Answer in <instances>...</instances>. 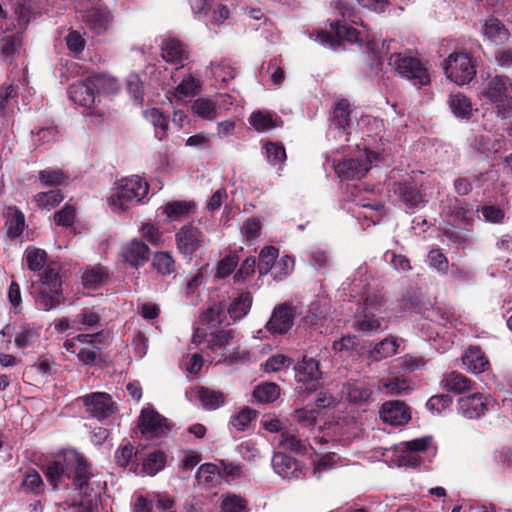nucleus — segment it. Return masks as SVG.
<instances>
[{
	"label": "nucleus",
	"mask_w": 512,
	"mask_h": 512,
	"mask_svg": "<svg viewBox=\"0 0 512 512\" xmlns=\"http://www.w3.org/2000/svg\"><path fill=\"white\" fill-rule=\"evenodd\" d=\"M149 185L139 176H130L119 180L111 190L107 199L109 208L121 214L131 207L143 203L147 196Z\"/></svg>",
	"instance_id": "obj_1"
},
{
	"label": "nucleus",
	"mask_w": 512,
	"mask_h": 512,
	"mask_svg": "<svg viewBox=\"0 0 512 512\" xmlns=\"http://www.w3.org/2000/svg\"><path fill=\"white\" fill-rule=\"evenodd\" d=\"M478 98L494 105L501 118L512 116V80L504 75L488 76L481 82Z\"/></svg>",
	"instance_id": "obj_2"
},
{
	"label": "nucleus",
	"mask_w": 512,
	"mask_h": 512,
	"mask_svg": "<svg viewBox=\"0 0 512 512\" xmlns=\"http://www.w3.org/2000/svg\"><path fill=\"white\" fill-rule=\"evenodd\" d=\"M75 10L93 35H103L113 25V15L110 9L100 0H76Z\"/></svg>",
	"instance_id": "obj_3"
},
{
	"label": "nucleus",
	"mask_w": 512,
	"mask_h": 512,
	"mask_svg": "<svg viewBox=\"0 0 512 512\" xmlns=\"http://www.w3.org/2000/svg\"><path fill=\"white\" fill-rule=\"evenodd\" d=\"M363 29V31H358L351 26L340 25L338 22H335L331 23V33L319 30L312 35V39L334 50L344 42L353 44L362 43L363 41L367 42L368 49H372L370 47L372 40H370L365 26H363Z\"/></svg>",
	"instance_id": "obj_4"
},
{
	"label": "nucleus",
	"mask_w": 512,
	"mask_h": 512,
	"mask_svg": "<svg viewBox=\"0 0 512 512\" xmlns=\"http://www.w3.org/2000/svg\"><path fill=\"white\" fill-rule=\"evenodd\" d=\"M382 161V156L369 151L366 147L360 149L356 157L348 158L334 164V171L343 180L360 179L364 177L373 165Z\"/></svg>",
	"instance_id": "obj_5"
},
{
	"label": "nucleus",
	"mask_w": 512,
	"mask_h": 512,
	"mask_svg": "<svg viewBox=\"0 0 512 512\" xmlns=\"http://www.w3.org/2000/svg\"><path fill=\"white\" fill-rule=\"evenodd\" d=\"M442 67L447 79L459 86L470 83L476 76L475 64L465 52H452Z\"/></svg>",
	"instance_id": "obj_6"
},
{
	"label": "nucleus",
	"mask_w": 512,
	"mask_h": 512,
	"mask_svg": "<svg viewBox=\"0 0 512 512\" xmlns=\"http://www.w3.org/2000/svg\"><path fill=\"white\" fill-rule=\"evenodd\" d=\"M389 65L402 77L408 79L414 86L421 87L430 83L428 70L416 58L402 54H393L389 58Z\"/></svg>",
	"instance_id": "obj_7"
},
{
	"label": "nucleus",
	"mask_w": 512,
	"mask_h": 512,
	"mask_svg": "<svg viewBox=\"0 0 512 512\" xmlns=\"http://www.w3.org/2000/svg\"><path fill=\"white\" fill-rule=\"evenodd\" d=\"M389 65L402 77L408 79L414 86L421 87L430 83L428 70L416 58L402 54H393L389 58Z\"/></svg>",
	"instance_id": "obj_8"
},
{
	"label": "nucleus",
	"mask_w": 512,
	"mask_h": 512,
	"mask_svg": "<svg viewBox=\"0 0 512 512\" xmlns=\"http://www.w3.org/2000/svg\"><path fill=\"white\" fill-rule=\"evenodd\" d=\"M77 402L85 407L86 413L99 421L109 418L116 410V403L105 392H93L79 397Z\"/></svg>",
	"instance_id": "obj_9"
},
{
	"label": "nucleus",
	"mask_w": 512,
	"mask_h": 512,
	"mask_svg": "<svg viewBox=\"0 0 512 512\" xmlns=\"http://www.w3.org/2000/svg\"><path fill=\"white\" fill-rule=\"evenodd\" d=\"M175 241L181 254L191 256L201 246L203 233L193 225H185L175 234Z\"/></svg>",
	"instance_id": "obj_10"
},
{
	"label": "nucleus",
	"mask_w": 512,
	"mask_h": 512,
	"mask_svg": "<svg viewBox=\"0 0 512 512\" xmlns=\"http://www.w3.org/2000/svg\"><path fill=\"white\" fill-rule=\"evenodd\" d=\"M0 333L8 338V342L14 337V343L18 348L30 346L38 337V333L34 328L22 322H9Z\"/></svg>",
	"instance_id": "obj_11"
},
{
	"label": "nucleus",
	"mask_w": 512,
	"mask_h": 512,
	"mask_svg": "<svg viewBox=\"0 0 512 512\" xmlns=\"http://www.w3.org/2000/svg\"><path fill=\"white\" fill-rule=\"evenodd\" d=\"M387 187L409 209L420 208L424 205L423 197L420 191L411 183L392 181L390 177L387 181Z\"/></svg>",
	"instance_id": "obj_12"
},
{
	"label": "nucleus",
	"mask_w": 512,
	"mask_h": 512,
	"mask_svg": "<svg viewBox=\"0 0 512 512\" xmlns=\"http://www.w3.org/2000/svg\"><path fill=\"white\" fill-rule=\"evenodd\" d=\"M139 427L142 434L150 437L160 436L169 429L167 419L153 409L142 410Z\"/></svg>",
	"instance_id": "obj_13"
},
{
	"label": "nucleus",
	"mask_w": 512,
	"mask_h": 512,
	"mask_svg": "<svg viewBox=\"0 0 512 512\" xmlns=\"http://www.w3.org/2000/svg\"><path fill=\"white\" fill-rule=\"evenodd\" d=\"M161 56L165 62L179 69L188 60L189 53L185 45L178 39L167 37L161 44Z\"/></svg>",
	"instance_id": "obj_14"
},
{
	"label": "nucleus",
	"mask_w": 512,
	"mask_h": 512,
	"mask_svg": "<svg viewBox=\"0 0 512 512\" xmlns=\"http://www.w3.org/2000/svg\"><path fill=\"white\" fill-rule=\"evenodd\" d=\"M68 97L76 105L85 109H92L96 101V94L93 90L92 84L86 77L72 84L68 88Z\"/></svg>",
	"instance_id": "obj_15"
},
{
	"label": "nucleus",
	"mask_w": 512,
	"mask_h": 512,
	"mask_svg": "<svg viewBox=\"0 0 512 512\" xmlns=\"http://www.w3.org/2000/svg\"><path fill=\"white\" fill-rule=\"evenodd\" d=\"M380 418L392 426H402L409 422L411 415L408 407L401 401L385 402L380 409Z\"/></svg>",
	"instance_id": "obj_16"
},
{
	"label": "nucleus",
	"mask_w": 512,
	"mask_h": 512,
	"mask_svg": "<svg viewBox=\"0 0 512 512\" xmlns=\"http://www.w3.org/2000/svg\"><path fill=\"white\" fill-rule=\"evenodd\" d=\"M274 471L285 479H299L304 473L298 461L283 452H277L272 458Z\"/></svg>",
	"instance_id": "obj_17"
},
{
	"label": "nucleus",
	"mask_w": 512,
	"mask_h": 512,
	"mask_svg": "<svg viewBox=\"0 0 512 512\" xmlns=\"http://www.w3.org/2000/svg\"><path fill=\"white\" fill-rule=\"evenodd\" d=\"M201 83L192 75H188L174 88L167 92V98L170 103H182L187 99L194 97L200 90Z\"/></svg>",
	"instance_id": "obj_18"
},
{
	"label": "nucleus",
	"mask_w": 512,
	"mask_h": 512,
	"mask_svg": "<svg viewBox=\"0 0 512 512\" xmlns=\"http://www.w3.org/2000/svg\"><path fill=\"white\" fill-rule=\"evenodd\" d=\"M459 412L466 418L474 419L482 416L488 407L487 398L475 393L471 396L461 397L458 401Z\"/></svg>",
	"instance_id": "obj_19"
},
{
	"label": "nucleus",
	"mask_w": 512,
	"mask_h": 512,
	"mask_svg": "<svg viewBox=\"0 0 512 512\" xmlns=\"http://www.w3.org/2000/svg\"><path fill=\"white\" fill-rule=\"evenodd\" d=\"M229 337V332L223 329L198 327L195 329L193 341L197 344L206 341L210 348H220L226 345Z\"/></svg>",
	"instance_id": "obj_20"
},
{
	"label": "nucleus",
	"mask_w": 512,
	"mask_h": 512,
	"mask_svg": "<svg viewBox=\"0 0 512 512\" xmlns=\"http://www.w3.org/2000/svg\"><path fill=\"white\" fill-rule=\"evenodd\" d=\"M22 38L18 33L5 32L0 40V57L5 63L11 64L19 55Z\"/></svg>",
	"instance_id": "obj_21"
},
{
	"label": "nucleus",
	"mask_w": 512,
	"mask_h": 512,
	"mask_svg": "<svg viewBox=\"0 0 512 512\" xmlns=\"http://www.w3.org/2000/svg\"><path fill=\"white\" fill-rule=\"evenodd\" d=\"M481 31L486 39L495 44H503L507 42L510 37L508 29L496 18L485 20Z\"/></svg>",
	"instance_id": "obj_22"
},
{
	"label": "nucleus",
	"mask_w": 512,
	"mask_h": 512,
	"mask_svg": "<svg viewBox=\"0 0 512 512\" xmlns=\"http://www.w3.org/2000/svg\"><path fill=\"white\" fill-rule=\"evenodd\" d=\"M448 105L452 114L458 119L469 120L473 114L470 98L461 92L450 94Z\"/></svg>",
	"instance_id": "obj_23"
},
{
	"label": "nucleus",
	"mask_w": 512,
	"mask_h": 512,
	"mask_svg": "<svg viewBox=\"0 0 512 512\" xmlns=\"http://www.w3.org/2000/svg\"><path fill=\"white\" fill-rule=\"evenodd\" d=\"M149 252L145 243L135 239L124 247L123 256L127 262L137 267L148 260Z\"/></svg>",
	"instance_id": "obj_24"
},
{
	"label": "nucleus",
	"mask_w": 512,
	"mask_h": 512,
	"mask_svg": "<svg viewBox=\"0 0 512 512\" xmlns=\"http://www.w3.org/2000/svg\"><path fill=\"white\" fill-rule=\"evenodd\" d=\"M192 111L205 120H214L221 114V105L208 97H200L192 104Z\"/></svg>",
	"instance_id": "obj_25"
},
{
	"label": "nucleus",
	"mask_w": 512,
	"mask_h": 512,
	"mask_svg": "<svg viewBox=\"0 0 512 512\" xmlns=\"http://www.w3.org/2000/svg\"><path fill=\"white\" fill-rule=\"evenodd\" d=\"M462 360L466 369L474 374L485 371L489 364L484 353L478 347L468 348Z\"/></svg>",
	"instance_id": "obj_26"
},
{
	"label": "nucleus",
	"mask_w": 512,
	"mask_h": 512,
	"mask_svg": "<svg viewBox=\"0 0 512 512\" xmlns=\"http://www.w3.org/2000/svg\"><path fill=\"white\" fill-rule=\"evenodd\" d=\"M68 460L75 465L74 485L78 490H82L88 485V481L93 475L90 465L84 457L76 453L71 455Z\"/></svg>",
	"instance_id": "obj_27"
},
{
	"label": "nucleus",
	"mask_w": 512,
	"mask_h": 512,
	"mask_svg": "<svg viewBox=\"0 0 512 512\" xmlns=\"http://www.w3.org/2000/svg\"><path fill=\"white\" fill-rule=\"evenodd\" d=\"M303 316V305L293 301H285L274 307L269 320H294Z\"/></svg>",
	"instance_id": "obj_28"
},
{
	"label": "nucleus",
	"mask_w": 512,
	"mask_h": 512,
	"mask_svg": "<svg viewBox=\"0 0 512 512\" xmlns=\"http://www.w3.org/2000/svg\"><path fill=\"white\" fill-rule=\"evenodd\" d=\"M441 386L443 389L461 394L471 390V380L458 372H450L441 380Z\"/></svg>",
	"instance_id": "obj_29"
},
{
	"label": "nucleus",
	"mask_w": 512,
	"mask_h": 512,
	"mask_svg": "<svg viewBox=\"0 0 512 512\" xmlns=\"http://www.w3.org/2000/svg\"><path fill=\"white\" fill-rule=\"evenodd\" d=\"M295 371L297 380L300 382L317 380L321 375L318 361L306 356L295 366Z\"/></svg>",
	"instance_id": "obj_30"
},
{
	"label": "nucleus",
	"mask_w": 512,
	"mask_h": 512,
	"mask_svg": "<svg viewBox=\"0 0 512 512\" xmlns=\"http://www.w3.org/2000/svg\"><path fill=\"white\" fill-rule=\"evenodd\" d=\"M144 118L153 125L155 136L159 140L166 137L168 131L169 120L159 109L150 108L144 111Z\"/></svg>",
	"instance_id": "obj_31"
},
{
	"label": "nucleus",
	"mask_w": 512,
	"mask_h": 512,
	"mask_svg": "<svg viewBox=\"0 0 512 512\" xmlns=\"http://www.w3.org/2000/svg\"><path fill=\"white\" fill-rule=\"evenodd\" d=\"M278 446L283 451H289L295 454H304L310 447L305 440L300 439L297 435L290 432H282L280 434Z\"/></svg>",
	"instance_id": "obj_32"
},
{
	"label": "nucleus",
	"mask_w": 512,
	"mask_h": 512,
	"mask_svg": "<svg viewBox=\"0 0 512 512\" xmlns=\"http://www.w3.org/2000/svg\"><path fill=\"white\" fill-rule=\"evenodd\" d=\"M329 309V300L325 297H319L312 301L308 306L303 305V316H301V320H317L326 318Z\"/></svg>",
	"instance_id": "obj_33"
},
{
	"label": "nucleus",
	"mask_w": 512,
	"mask_h": 512,
	"mask_svg": "<svg viewBox=\"0 0 512 512\" xmlns=\"http://www.w3.org/2000/svg\"><path fill=\"white\" fill-rule=\"evenodd\" d=\"M343 393L350 402L361 404L370 399L372 392L364 383L356 381L344 385Z\"/></svg>",
	"instance_id": "obj_34"
},
{
	"label": "nucleus",
	"mask_w": 512,
	"mask_h": 512,
	"mask_svg": "<svg viewBox=\"0 0 512 512\" xmlns=\"http://www.w3.org/2000/svg\"><path fill=\"white\" fill-rule=\"evenodd\" d=\"M252 296L249 292L241 293L230 304L227 312L232 320H239L249 313L252 306Z\"/></svg>",
	"instance_id": "obj_35"
},
{
	"label": "nucleus",
	"mask_w": 512,
	"mask_h": 512,
	"mask_svg": "<svg viewBox=\"0 0 512 512\" xmlns=\"http://www.w3.org/2000/svg\"><path fill=\"white\" fill-rule=\"evenodd\" d=\"M62 290L50 291L42 288L35 297L36 305L45 311L58 306L63 301Z\"/></svg>",
	"instance_id": "obj_36"
},
{
	"label": "nucleus",
	"mask_w": 512,
	"mask_h": 512,
	"mask_svg": "<svg viewBox=\"0 0 512 512\" xmlns=\"http://www.w3.org/2000/svg\"><path fill=\"white\" fill-rule=\"evenodd\" d=\"M88 80L92 84L94 92L110 94L115 93L119 88L117 79L107 74L89 75Z\"/></svg>",
	"instance_id": "obj_37"
},
{
	"label": "nucleus",
	"mask_w": 512,
	"mask_h": 512,
	"mask_svg": "<svg viewBox=\"0 0 512 512\" xmlns=\"http://www.w3.org/2000/svg\"><path fill=\"white\" fill-rule=\"evenodd\" d=\"M107 279V272L102 267L86 268L82 273V283L86 289H96Z\"/></svg>",
	"instance_id": "obj_38"
},
{
	"label": "nucleus",
	"mask_w": 512,
	"mask_h": 512,
	"mask_svg": "<svg viewBox=\"0 0 512 512\" xmlns=\"http://www.w3.org/2000/svg\"><path fill=\"white\" fill-rule=\"evenodd\" d=\"M195 210V204L189 201H174L167 203L164 213L170 220H180Z\"/></svg>",
	"instance_id": "obj_39"
},
{
	"label": "nucleus",
	"mask_w": 512,
	"mask_h": 512,
	"mask_svg": "<svg viewBox=\"0 0 512 512\" xmlns=\"http://www.w3.org/2000/svg\"><path fill=\"white\" fill-rule=\"evenodd\" d=\"M220 479L219 468L212 463H205L199 467L196 473V480L199 485L211 487Z\"/></svg>",
	"instance_id": "obj_40"
},
{
	"label": "nucleus",
	"mask_w": 512,
	"mask_h": 512,
	"mask_svg": "<svg viewBox=\"0 0 512 512\" xmlns=\"http://www.w3.org/2000/svg\"><path fill=\"white\" fill-rule=\"evenodd\" d=\"M350 123V103L345 100H339L333 110V124L338 130H343L345 134L346 127Z\"/></svg>",
	"instance_id": "obj_41"
},
{
	"label": "nucleus",
	"mask_w": 512,
	"mask_h": 512,
	"mask_svg": "<svg viewBox=\"0 0 512 512\" xmlns=\"http://www.w3.org/2000/svg\"><path fill=\"white\" fill-rule=\"evenodd\" d=\"M58 266L49 264L40 273L42 288L50 291L61 290V278L59 276Z\"/></svg>",
	"instance_id": "obj_42"
},
{
	"label": "nucleus",
	"mask_w": 512,
	"mask_h": 512,
	"mask_svg": "<svg viewBox=\"0 0 512 512\" xmlns=\"http://www.w3.org/2000/svg\"><path fill=\"white\" fill-rule=\"evenodd\" d=\"M199 399L206 410H216L225 403V395L222 392L208 388H201L199 390Z\"/></svg>",
	"instance_id": "obj_43"
},
{
	"label": "nucleus",
	"mask_w": 512,
	"mask_h": 512,
	"mask_svg": "<svg viewBox=\"0 0 512 512\" xmlns=\"http://www.w3.org/2000/svg\"><path fill=\"white\" fill-rule=\"evenodd\" d=\"M25 259L28 265V268L34 272L42 271L48 264L47 262V254L44 250L28 247L25 251Z\"/></svg>",
	"instance_id": "obj_44"
},
{
	"label": "nucleus",
	"mask_w": 512,
	"mask_h": 512,
	"mask_svg": "<svg viewBox=\"0 0 512 512\" xmlns=\"http://www.w3.org/2000/svg\"><path fill=\"white\" fill-rule=\"evenodd\" d=\"M278 254V249L274 246H267L261 250L258 263V270L261 275L268 272L272 273Z\"/></svg>",
	"instance_id": "obj_45"
},
{
	"label": "nucleus",
	"mask_w": 512,
	"mask_h": 512,
	"mask_svg": "<svg viewBox=\"0 0 512 512\" xmlns=\"http://www.w3.org/2000/svg\"><path fill=\"white\" fill-rule=\"evenodd\" d=\"M280 395V388L275 383H264L255 387L253 397L261 403L275 401Z\"/></svg>",
	"instance_id": "obj_46"
},
{
	"label": "nucleus",
	"mask_w": 512,
	"mask_h": 512,
	"mask_svg": "<svg viewBox=\"0 0 512 512\" xmlns=\"http://www.w3.org/2000/svg\"><path fill=\"white\" fill-rule=\"evenodd\" d=\"M250 125L257 131L263 132L276 127L273 115L267 111L253 112L249 117Z\"/></svg>",
	"instance_id": "obj_47"
},
{
	"label": "nucleus",
	"mask_w": 512,
	"mask_h": 512,
	"mask_svg": "<svg viewBox=\"0 0 512 512\" xmlns=\"http://www.w3.org/2000/svg\"><path fill=\"white\" fill-rule=\"evenodd\" d=\"M210 71L211 75L222 83H227L236 76V68L226 60L211 64Z\"/></svg>",
	"instance_id": "obj_48"
},
{
	"label": "nucleus",
	"mask_w": 512,
	"mask_h": 512,
	"mask_svg": "<svg viewBox=\"0 0 512 512\" xmlns=\"http://www.w3.org/2000/svg\"><path fill=\"white\" fill-rule=\"evenodd\" d=\"M64 197L59 190L40 192L34 196V201L38 207L50 210L63 201Z\"/></svg>",
	"instance_id": "obj_49"
},
{
	"label": "nucleus",
	"mask_w": 512,
	"mask_h": 512,
	"mask_svg": "<svg viewBox=\"0 0 512 512\" xmlns=\"http://www.w3.org/2000/svg\"><path fill=\"white\" fill-rule=\"evenodd\" d=\"M265 155L269 164L281 166L286 161V151L282 144L268 142L264 145Z\"/></svg>",
	"instance_id": "obj_50"
},
{
	"label": "nucleus",
	"mask_w": 512,
	"mask_h": 512,
	"mask_svg": "<svg viewBox=\"0 0 512 512\" xmlns=\"http://www.w3.org/2000/svg\"><path fill=\"white\" fill-rule=\"evenodd\" d=\"M256 417V412L249 408L243 407L236 415L230 420V426L236 431H244L248 428L251 421Z\"/></svg>",
	"instance_id": "obj_51"
},
{
	"label": "nucleus",
	"mask_w": 512,
	"mask_h": 512,
	"mask_svg": "<svg viewBox=\"0 0 512 512\" xmlns=\"http://www.w3.org/2000/svg\"><path fill=\"white\" fill-rule=\"evenodd\" d=\"M152 265L162 275H170L175 271V262L168 252H157Z\"/></svg>",
	"instance_id": "obj_52"
},
{
	"label": "nucleus",
	"mask_w": 512,
	"mask_h": 512,
	"mask_svg": "<svg viewBox=\"0 0 512 512\" xmlns=\"http://www.w3.org/2000/svg\"><path fill=\"white\" fill-rule=\"evenodd\" d=\"M382 385L391 395L409 393L413 390L411 382L408 379L400 377H393L388 380H383Z\"/></svg>",
	"instance_id": "obj_53"
},
{
	"label": "nucleus",
	"mask_w": 512,
	"mask_h": 512,
	"mask_svg": "<svg viewBox=\"0 0 512 512\" xmlns=\"http://www.w3.org/2000/svg\"><path fill=\"white\" fill-rule=\"evenodd\" d=\"M165 466V455L161 451H154L144 460L143 471L150 476L157 474Z\"/></svg>",
	"instance_id": "obj_54"
},
{
	"label": "nucleus",
	"mask_w": 512,
	"mask_h": 512,
	"mask_svg": "<svg viewBox=\"0 0 512 512\" xmlns=\"http://www.w3.org/2000/svg\"><path fill=\"white\" fill-rule=\"evenodd\" d=\"M7 233L10 238L19 237L25 228V218L22 212L15 210L6 222Z\"/></svg>",
	"instance_id": "obj_55"
},
{
	"label": "nucleus",
	"mask_w": 512,
	"mask_h": 512,
	"mask_svg": "<svg viewBox=\"0 0 512 512\" xmlns=\"http://www.w3.org/2000/svg\"><path fill=\"white\" fill-rule=\"evenodd\" d=\"M398 343L395 339H384L379 344L376 345L374 350L372 351V356L375 360H380L381 358H387L395 355L397 353Z\"/></svg>",
	"instance_id": "obj_56"
},
{
	"label": "nucleus",
	"mask_w": 512,
	"mask_h": 512,
	"mask_svg": "<svg viewBox=\"0 0 512 512\" xmlns=\"http://www.w3.org/2000/svg\"><path fill=\"white\" fill-rule=\"evenodd\" d=\"M66 175L59 169H45L39 172V179L44 186H58L65 182Z\"/></svg>",
	"instance_id": "obj_57"
},
{
	"label": "nucleus",
	"mask_w": 512,
	"mask_h": 512,
	"mask_svg": "<svg viewBox=\"0 0 512 512\" xmlns=\"http://www.w3.org/2000/svg\"><path fill=\"white\" fill-rule=\"evenodd\" d=\"M294 269V260L290 256H283L273 267L272 276L275 280H282Z\"/></svg>",
	"instance_id": "obj_58"
},
{
	"label": "nucleus",
	"mask_w": 512,
	"mask_h": 512,
	"mask_svg": "<svg viewBox=\"0 0 512 512\" xmlns=\"http://www.w3.org/2000/svg\"><path fill=\"white\" fill-rule=\"evenodd\" d=\"M85 33H81L77 30H71L65 37L67 48L74 54L81 53L86 45L84 38Z\"/></svg>",
	"instance_id": "obj_59"
},
{
	"label": "nucleus",
	"mask_w": 512,
	"mask_h": 512,
	"mask_svg": "<svg viewBox=\"0 0 512 512\" xmlns=\"http://www.w3.org/2000/svg\"><path fill=\"white\" fill-rule=\"evenodd\" d=\"M208 12L209 15L207 18L211 21V23L217 25L223 23L226 19H228L230 15V11L227 6L215 2L209 3Z\"/></svg>",
	"instance_id": "obj_60"
},
{
	"label": "nucleus",
	"mask_w": 512,
	"mask_h": 512,
	"mask_svg": "<svg viewBox=\"0 0 512 512\" xmlns=\"http://www.w3.org/2000/svg\"><path fill=\"white\" fill-rule=\"evenodd\" d=\"M428 264L431 268L441 274H445L448 269V260L439 249H432L427 256Z\"/></svg>",
	"instance_id": "obj_61"
},
{
	"label": "nucleus",
	"mask_w": 512,
	"mask_h": 512,
	"mask_svg": "<svg viewBox=\"0 0 512 512\" xmlns=\"http://www.w3.org/2000/svg\"><path fill=\"white\" fill-rule=\"evenodd\" d=\"M247 502L237 495L226 496L221 503L222 512H243Z\"/></svg>",
	"instance_id": "obj_62"
},
{
	"label": "nucleus",
	"mask_w": 512,
	"mask_h": 512,
	"mask_svg": "<svg viewBox=\"0 0 512 512\" xmlns=\"http://www.w3.org/2000/svg\"><path fill=\"white\" fill-rule=\"evenodd\" d=\"M256 267V259L254 257L247 258L240 266L238 271L235 272L233 279L236 283H243L254 272Z\"/></svg>",
	"instance_id": "obj_63"
},
{
	"label": "nucleus",
	"mask_w": 512,
	"mask_h": 512,
	"mask_svg": "<svg viewBox=\"0 0 512 512\" xmlns=\"http://www.w3.org/2000/svg\"><path fill=\"white\" fill-rule=\"evenodd\" d=\"M136 453L131 444H125L115 451V461L121 467H127L134 461Z\"/></svg>",
	"instance_id": "obj_64"
}]
</instances>
